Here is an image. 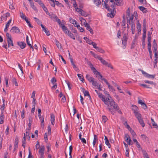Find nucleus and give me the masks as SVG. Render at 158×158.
Returning a JSON list of instances; mask_svg holds the SVG:
<instances>
[{"mask_svg": "<svg viewBox=\"0 0 158 158\" xmlns=\"http://www.w3.org/2000/svg\"><path fill=\"white\" fill-rule=\"evenodd\" d=\"M132 106L133 107L132 110L133 111L135 116H137L139 114H141L138 113V108L137 106L134 105H133Z\"/></svg>", "mask_w": 158, "mask_h": 158, "instance_id": "obj_11", "label": "nucleus"}, {"mask_svg": "<svg viewBox=\"0 0 158 158\" xmlns=\"http://www.w3.org/2000/svg\"><path fill=\"white\" fill-rule=\"evenodd\" d=\"M68 36H69L70 38L73 39V40H75V39L74 35L72 33L70 34V35H69Z\"/></svg>", "mask_w": 158, "mask_h": 158, "instance_id": "obj_57", "label": "nucleus"}, {"mask_svg": "<svg viewBox=\"0 0 158 158\" xmlns=\"http://www.w3.org/2000/svg\"><path fill=\"white\" fill-rule=\"evenodd\" d=\"M55 116L54 114H51V124L54 125L55 124Z\"/></svg>", "mask_w": 158, "mask_h": 158, "instance_id": "obj_17", "label": "nucleus"}, {"mask_svg": "<svg viewBox=\"0 0 158 158\" xmlns=\"http://www.w3.org/2000/svg\"><path fill=\"white\" fill-rule=\"evenodd\" d=\"M139 9L143 13H146L147 12L146 8L143 6H139L138 7Z\"/></svg>", "mask_w": 158, "mask_h": 158, "instance_id": "obj_21", "label": "nucleus"}, {"mask_svg": "<svg viewBox=\"0 0 158 158\" xmlns=\"http://www.w3.org/2000/svg\"><path fill=\"white\" fill-rule=\"evenodd\" d=\"M125 139L129 145H131L133 144V142L132 141L130 137L128 134L125 135Z\"/></svg>", "mask_w": 158, "mask_h": 158, "instance_id": "obj_3", "label": "nucleus"}, {"mask_svg": "<svg viewBox=\"0 0 158 158\" xmlns=\"http://www.w3.org/2000/svg\"><path fill=\"white\" fill-rule=\"evenodd\" d=\"M93 56L95 58H97L99 60H100V58H101L102 57L99 56L98 55L95 54V53H93Z\"/></svg>", "mask_w": 158, "mask_h": 158, "instance_id": "obj_44", "label": "nucleus"}, {"mask_svg": "<svg viewBox=\"0 0 158 158\" xmlns=\"http://www.w3.org/2000/svg\"><path fill=\"white\" fill-rule=\"evenodd\" d=\"M131 27L132 31V33L134 34L135 32V24L134 22H132Z\"/></svg>", "mask_w": 158, "mask_h": 158, "instance_id": "obj_20", "label": "nucleus"}, {"mask_svg": "<svg viewBox=\"0 0 158 158\" xmlns=\"http://www.w3.org/2000/svg\"><path fill=\"white\" fill-rule=\"evenodd\" d=\"M94 4L98 7L101 4V1L100 0H94Z\"/></svg>", "mask_w": 158, "mask_h": 158, "instance_id": "obj_31", "label": "nucleus"}, {"mask_svg": "<svg viewBox=\"0 0 158 158\" xmlns=\"http://www.w3.org/2000/svg\"><path fill=\"white\" fill-rule=\"evenodd\" d=\"M127 38L126 34H124L122 39V44L123 45V49H124L126 48V45L127 44Z\"/></svg>", "mask_w": 158, "mask_h": 158, "instance_id": "obj_8", "label": "nucleus"}, {"mask_svg": "<svg viewBox=\"0 0 158 158\" xmlns=\"http://www.w3.org/2000/svg\"><path fill=\"white\" fill-rule=\"evenodd\" d=\"M34 18L35 19V21L37 23L39 24L40 25H41V24H42L41 23V22L40 21V20L38 19L36 17H34Z\"/></svg>", "mask_w": 158, "mask_h": 158, "instance_id": "obj_46", "label": "nucleus"}, {"mask_svg": "<svg viewBox=\"0 0 158 158\" xmlns=\"http://www.w3.org/2000/svg\"><path fill=\"white\" fill-rule=\"evenodd\" d=\"M48 132L49 135H51V128L50 126L48 125Z\"/></svg>", "mask_w": 158, "mask_h": 158, "instance_id": "obj_60", "label": "nucleus"}, {"mask_svg": "<svg viewBox=\"0 0 158 158\" xmlns=\"http://www.w3.org/2000/svg\"><path fill=\"white\" fill-rule=\"evenodd\" d=\"M30 5L31 7L35 10H37V9L36 7L35 6L33 2H30Z\"/></svg>", "mask_w": 158, "mask_h": 158, "instance_id": "obj_45", "label": "nucleus"}, {"mask_svg": "<svg viewBox=\"0 0 158 158\" xmlns=\"http://www.w3.org/2000/svg\"><path fill=\"white\" fill-rule=\"evenodd\" d=\"M41 6V7L42 6H43L44 5V3H43V2H42V1L40 0H38L37 2Z\"/></svg>", "mask_w": 158, "mask_h": 158, "instance_id": "obj_62", "label": "nucleus"}, {"mask_svg": "<svg viewBox=\"0 0 158 158\" xmlns=\"http://www.w3.org/2000/svg\"><path fill=\"white\" fill-rule=\"evenodd\" d=\"M152 47L154 48L155 51L157 50V44L155 40H153Z\"/></svg>", "mask_w": 158, "mask_h": 158, "instance_id": "obj_28", "label": "nucleus"}, {"mask_svg": "<svg viewBox=\"0 0 158 158\" xmlns=\"http://www.w3.org/2000/svg\"><path fill=\"white\" fill-rule=\"evenodd\" d=\"M58 56H59V57H60L61 58V60L63 61L64 64H66V62L65 60H64V59L63 58V56L60 54L58 55Z\"/></svg>", "mask_w": 158, "mask_h": 158, "instance_id": "obj_59", "label": "nucleus"}, {"mask_svg": "<svg viewBox=\"0 0 158 158\" xmlns=\"http://www.w3.org/2000/svg\"><path fill=\"white\" fill-rule=\"evenodd\" d=\"M10 15V14L9 13H7L5 15H3L2 16V17L4 19H6L8 16H9Z\"/></svg>", "mask_w": 158, "mask_h": 158, "instance_id": "obj_34", "label": "nucleus"}, {"mask_svg": "<svg viewBox=\"0 0 158 158\" xmlns=\"http://www.w3.org/2000/svg\"><path fill=\"white\" fill-rule=\"evenodd\" d=\"M62 29L64 33L65 34L67 35L68 36L72 33L71 31L69 30L67 27L65 26H63L62 27Z\"/></svg>", "mask_w": 158, "mask_h": 158, "instance_id": "obj_10", "label": "nucleus"}, {"mask_svg": "<svg viewBox=\"0 0 158 158\" xmlns=\"http://www.w3.org/2000/svg\"><path fill=\"white\" fill-rule=\"evenodd\" d=\"M73 6L75 9L77 7V4L75 0H73Z\"/></svg>", "mask_w": 158, "mask_h": 158, "instance_id": "obj_54", "label": "nucleus"}, {"mask_svg": "<svg viewBox=\"0 0 158 158\" xmlns=\"http://www.w3.org/2000/svg\"><path fill=\"white\" fill-rule=\"evenodd\" d=\"M137 30L138 31L140 32L141 31V24L139 23V21L137 23Z\"/></svg>", "mask_w": 158, "mask_h": 158, "instance_id": "obj_25", "label": "nucleus"}, {"mask_svg": "<svg viewBox=\"0 0 158 158\" xmlns=\"http://www.w3.org/2000/svg\"><path fill=\"white\" fill-rule=\"evenodd\" d=\"M8 47L9 48L10 46H14V44L13 43V41L12 39H10L7 40Z\"/></svg>", "mask_w": 158, "mask_h": 158, "instance_id": "obj_23", "label": "nucleus"}, {"mask_svg": "<svg viewBox=\"0 0 158 158\" xmlns=\"http://www.w3.org/2000/svg\"><path fill=\"white\" fill-rule=\"evenodd\" d=\"M51 81L53 84H56L55 83L56 81V79L54 77H53Z\"/></svg>", "mask_w": 158, "mask_h": 158, "instance_id": "obj_51", "label": "nucleus"}, {"mask_svg": "<svg viewBox=\"0 0 158 158\" xmlns=\"http://www.w3.org/2000/svg\"><path fill=\"white\" fill-rule=\"evenodd\" d=\"M116 2V5L118 6H121V0H115Z\"/></svg>", "mask_w": 158, "mask_h": 158, "instance_id": "obj_36", "label": "nucleus"}, {"mask_svg": "<svg viewBox=\"0 0 158 158\" xmlns=\"http://www.w3.org/2000/svg\"><path fill=\"white\" fill-rule=\"evenodd\" d=\"M105 104L107 105V109L113 115L115 113V111L119 109L118 106L114 100L112 99H110L109 98H108L107 100V104Z\"/></svg>", "mask_w": 158, "mask_h": 158, "instance_id": "obj_1", "label": "nucleus"}, {"mask_svg": "<svg viewBox=\"0 0 158 158\" xmlns=\"http://www.w3.org/2000/svg\"><path fill=\"white\" fill-rule=\"evenodd\" d=\"M96 77L98 78V79L99 78L101 79V80H103V78L102 77V76L100 74V73H99V74H98V75L96 76Z\"/></svg>", "mask_w": 158, "mask_h": 158, "instance_id": "obj_55", "label": "nucleus"}, {"mask_svg": "<svg viewBox=\"0 0 158 158\" xmlns=\"http://www.w3.org/2000/svg\"><path fill=\"white\" fill-rule=\"evenodd\" d=\"M26 134L27 136V139L28 140H30V135L29 132H28L27 131L26 132Z\"/></svg>", "mask_w": 158, "mask_h": 158, "instance_id": "obj_47", "label": "nucleus"}, {"mask_svg": "<svg viewBox=\"0 0 158 158\" xmlns=\"http://www.w3.org/2000/svg\"><path fill=\"white\" fill-rule=\"evenodd\" d=\"M25 111L24 109H23V111L21 112V116L22 119H23L24 117V114H25Z\"/></svg>", "mask_w": 158, "mask_h": 158, "instance_id": "obj_52", "label": "nucleus"}, {"mask_svg": "<svg viewBox=\"0 0 158 158\" xmlns=\"http://www.w3.org/2000/svg\"><path fill=\"white\" fill-rule=\"evenodd\" d=\"M11 22V19H10L6 24L5 27H9L10 25Z\"/></svg>", "mask_w": 158, "mask_h": 158, "instance_id": "obj_53", "label": "nucleus"}, {"mask_svg": "<svg viewBox=\"0 0 158 158\" xmlns=\"http://www.w3.org/2000/svg\"><path fill=\"white\" fill-rule=\"evenodd\" d=\"M98 95L99 97L104 102V104H107V100L108 98H105V96L103 95L102 94L100 93H99L98 94Z\"/></svg>", "mask_w": 158, "mask_h": 158, "instance_id": "obj_9", "label": "nucleus"}, {"mask_svg": "<svg viewBox=\"0 0 158 158\" xmlns=\"http://www.w3.org/2000/svg\"><path fill=\"white\" fill-rule=\"evenodd\" d=\"M129 131H130L133 137H135L136 135L134 131L133 130H132V129H131V130H129Z\"/></svg>", "mask_w": 158, "mask_h": 158, "instance_id": "obj_42", "label": "nucleus"}, {"mask_svg": "<svg viewBox=\"0 0 158 158\" xmlns=\"http://www.w3.org/2000/svg\"><path fill=\"white\" fill-rule=\"evenodd\" d=\"M100 61L101 62L103 65L106 66V65L107 64L108 62L105 60H104L102 57L100 58Z\"/></svg>", "mask_w": 158, "mask_h": 158, "instance_id": "obj_30", "label": "nucleus"}, {"mask_svg": "<svg viewBox=\"0 0 158 158\" xmlns=\"http://www.w3.org/2000/svg\"><path fill=\"white\" fill-rule=\"evenodd\" d=\"M102 121L104 123H105L107 120V117L105 116H102Z\"/></svg>", "mask_w": 158, "mask_h": 158, "instance_id": "obj_41", "label": "nucleus"}, {"mask_svg": "<svg viewBox=\"0 0 158 158\" xmlns=\"http://www.w3.org/2000/svg\"><path fill=\"white\" fill-rule=\"evenodd\" d=\"M20 16L21 18L24 19H25V18H26L27 17L24 15L23 13L22 12L20 11Z\"/></svg>", "mask_w": 158, "mask_h": 158, "instance_id": "obj_39", "label": "nucleus"}, {"mask_svg": "<svg viewBox=\"0 0 158 158\" xmlns=\"http://www.w3.org/2000/svg\"><path fill=\"white\" fill-rule=\"evenodd\" d=\"M91 69L93 71L94 73L96 76L98 75V74H99V72H98L94 67H92L91 68Z\"/></svg>", "mask_w": 158, "mask_h": 158, "instance_id": "obj_24", "label": "nucleus"}, {"mask_svg": "<svg viewBox=\"0 0 158 158\" xmlns=\"http://www.w3.org/2000/svg\"><path fill=\"white\" fill-rule=\"evenodd\" d=\"M56 44L58 48H61V46L60 45V43L59 42V41L56 40H55Z\"/></svg>", "mask_w": 158, "mask_h": 158, "instance_id": "obj_37", "label": "nucleus"}, {"mask_svg": "<svg viewBox=\"0 0 158 158\" xmlns=\"http://www.w3.org/2000/svg\"><path fill=\"white\" fill-rule=\"evenodd\" d=\"M26 42L27 43V44L29 46V47L32 48V50L33 51L34 50V48L31 45V44L30 43L29 41V39L28 38V35H27L26 36Z\"/></svg>", "mask_w": 158, "mask_h": 158, "instance_id": "obj_19", "label": "nucleus"}, {"mask_svg": "<svg viewBox=\"0 0 158 158\" xmlns=\"http://www.w3.org/2000/svg\"><path fill=\"white\" fill-rule=\"evenodd\" d=\"M82 91L83 92L85 96H88L89 97V99H91V98L89 94V93L87 90H85L84 88H83Z\"/></svg>", "mask_w": 158, "mask_h": 158, "instance_id": "obj_18", "label": "nucleus"}, {"mask_svg": "<svg viewBox=\"0 0 158 158\" xmlns=\"http://www.w3.org/2000/svg\"><path fill=\"white\" fill-rule=\"evenodd\" d=\"M144 82L146 83H148L151 85H155V84L152 81H149L148 80H145Z\"/></svg>", "mask_w": 158, "mask_h": 158, "instance_id": "obj_43", "label": "nucleus"}, {"mask_svg": "<svg viewBox=\"0 0 158 158\" xmlns=\"http://www.w3.org/2000/svg\"><path fill=\"white\" fill-rule=\"evenodd\" d=\"M102 4L103 5V6L105 7V8L107 9L108 11L110 12V13H108L107 14V16L108 17L110 16L111 18H113L115 15L116 12L115 11V2H112V3L110 5L111 7L113 8L112 10L110 8V6L108 4L106 3L104 1L102 0Z\"/></svg>", "mask_w": 158, "mask_h": 158, "instance_id": "obj_2", "label": "nucleus"}, {"mask_svg": "<svg viewBox=\"0 0 158 158\" xmlns=\"http://www.w3.org/2000/svg\"><path fill=\"white\" fill-rule=\"evenodd\" d=\"M55 4L59 6L64 7V6L61 3L59 2L58 1H56L55 2Z\"/></svg>", "mask_w": 158, "mask_h": 158, "instance_id": "obj_49", "label": "nucleus"}, {"mask_svg": "<svg viewBox=\"0 0 158 158\" xmlns=\"http://www.w3.org/2000/svg\"><path fill=\"white\" fill-rule=\"evenodd\" d=\"M45 148L44 146L40 148L39 151V153L40 156H44Z\"/></svg>", "mask_w": 158, "mask_h": 158, "instance_id": "obj_15", "label": "nucleus"}, {"mask_svg": "<svg viewBox=\"0 0 158 158\" xmlns=\"http://www.w3.org/2000/svg\"><path fill=\"white\" fill-rule=\"evenodd\" d=\"M86 63L87 64L90 66V68H91L92 67H94L91 62L89 61V60H87V62Z\"/></svg>", "mask_w": 158, "mask_h": 158, "instance_id": "obj_58", "label": "nucleus"}, {"mask_svg": "<svg viewBox=\"0 0 158 158\" xmlns=\"http://www.w3.org/2000/svg\"><path fill=\"white\" fill-rule=\"evenodd\" d=\"M98 140V138L97 136L95 135H94V138L93 141V146L94 147L96 143V141Z\"/></svg>", "mask_w": 158, "mask_h": 158, "instance_id": "obj_26", "label": "nucleus"}, {"mask_svg": "<svg viewBox=\"0 0 158 158\" xmlns=\"http://www.w3.org/2000/svg\"><path fill=\"white\" fill-rule=\"evenodd\" d=\"M139 85L143 86L144 88H149V89H151L152 88L150 87L149 86V85H148L146 84H139Z\"/></svg>", "mask_w": 158, "mask_h": 158, "instance_id": "obj_35", "label": "nucleus"}, {"mask_svg": "<svg viewBox=\"0 0 158 158\" xmlns=\"http://www.w3.org/2000/svg\"><path fill=\"white\" fill-rule=\"evenodd\" d=\"M4 118V115L2 113L0 116V124H2L3 123Z\"/></svg>", "mask_w": 158, "mask_h": 158, "instance_id": "obj_27", "label": "nucleus"}, {"mask_svg": "<svg viewBox=\"0 0 158 158\" xmlns=\"http://www.w3.org/2000/svg\"><path fill=\"white\" fill-rule=\"evenodd\" d=\"M139 70L141 71L142 74L145 77L147 78L153 79L155 77L154 75L149 74L143 70H141V69H139Z\"/></svg>", "mask_w": 158, "mask_h": 158, "instance_id": "obj_6", "label": "nucleus"}, {"mask_svg": "<svg viewBox=\"0 0 158 158\" xmlns=\"http://www.w3.org/2000/svg\"><path fill=\"white\" fill-rule=\"evenodd\" d=\"M85 26L86 27V29L88 31H89L90 33L91 34H94V31L93 30L91 27L89 26V25L88 23L86 24Z\"/></svg>", "mask_w": 158, "mask_h": 158, "instance_id": "obj_14", "label": "nucleus"}, {"mask_svg": "<svg viewBox=\"0 0 158 158\" xmlns=\"http://www.w3.org/2000/svg\"><path fill=\"white\" fill-rule=\"evenodd\" d=\"M12 81L13 84H15V85L16 86H18V84L16 81V78H15V77L12 78Z\"/></svg>", "mask_w": 158, "mask_h": 158, "instance_id": "obj_32", "label": "nucleus"}, {"mask_svg": "<svg viewBox=\"0 0 158 158\" xmlns=\"http://www.w3.org/2000/svg\"><path fill=\"white\" fill-rule=\"evenodd\" d=\"M80 14H81L82 16L85 17L87 16L88 15L85 12L82 10L81 11Z\"/></svg>", "mask_w": 158, "mask_h": 158, "instance_id": "obj_38", "label": "nucleus"}, {"mask_svg": "<svg viewBox=\"0 0 158 158\" xmlns=\"http://www.w3.org/2000/svg\"><path fill=\"white\" fill-rule=\"evenodd\" d=\"M77 76L79 79L82 82H85L84 79L83 78V76L80 74H78Z\"/></svg>", "mask_w": 158, "mask_h": 158, "instance_id": "obj_29", "label": "nucleus"}, {"mask_svg": "<svg viewBox=\"0 0 158 158\" xmlns=\"http://www.w3.org/2000/svg\"><path fill=\"white\" fill-rule=\"evenodd\" d=\"M142 151L144 158H149L148 153L145 150H143Z\"/></svg>", "mask_w": 158, "mask_h": 158, "instance_id": "obj_22", "label": "nucleus"}, {"mask_svg": "<svg viewBox=\"0 0 158 158\" xmlns=\"http://www.w3.org/2000/svg\"><path fill=\"white\" fill-rule=\"evenodd\" d=\"M69 20L70 22L71 23L73 24L74 25V22H75L76 21L75 20L73 19L72 18H70L69 19Z\"/></svg>", "mask_w": 158, "mask_h": 158, "instance_id": "obj_48", "label": "nucleus"}, {"mask_svg": "<svg viewBox=\"0 0 158 158\" xmlns=\"http://www.w3.org/2000/svg\"><path fill=\"white\" fill-rule=\"evenodd\" d=\"M28 119H29V122L32 123V121L33 120V118L31 115H29Z\"/></svg>", "mask_w": 158, "mask_h": 158, "instance_id": "obj_64", "label": "nucleus"}, {"mask_svg": "<svg viewBox=\"0 0 158 158\" xmlns=\"http://www.w3.org/2000/svg\"><path fill=\"white\" fill-rule=\"evenodd\" d=\"M17 44L22 49L24 48L26 46L25 43L23 42H17Z\"/></svg>", "mask_w": 158, "mask_h": 158, "instance_id": "obj_13", "label": "nucleus"}, {"mask_svg": "<svg viewBox=\"0 0 158 158\" xmlns=\"http://www.w3.org/2000/svg\"><path fill=\"white\" fill-rule=\"evenodd\" d=\"M92 85L95 87L98 86L99 84H98L97 81H95V79L92 82Z\"/></svg>", "mask_w": 158, "mask_h": 158, "instance_id": "obj_40", "label": "nucleus"}, {"mask_svg": "<svg viewBox=\"0 0 158 158\" xmlns=\"http://www.w3.org/2000/svg\"><path fill=\"white\" fill-rule=\"evenodd\" d=\"M96 50L98 52H100V53H103L105 52V51L102 49V48L98 47Z\"/></svg>", "mask_w": 158, "mask_h": 158, "instance_id": "obj_33", "label": "nucleus"}, {"mask_svg": "<svg viewBox=\"0 0 158 158\" xmlns=\"http://www.w3.org/2000/svg\"><path fill=\"white\" fill-rule=\"evenodd\" d=\"M6 37L8 39H11V36L10 35L8 32L6 33Z\"/></svg>", "mask_w": 158, "mask_h": 158, "instance_id": "obj_63", "label": "nucleus"}, {"mask_svg": "<svg viewBox=\"0 0 158 158\" xmlns=\"http://www.w3.org/2000/svg\"><path fill=\"white\" fill-rule=\"evenodd\" d=\"M44 139L45 140V142H47V141L48 140V133H45L44 134Z\"/></svg>", "mask_w": 158, "mask_h": 158, "instance_id": "obj_56", "label": "nucleus"}, {"mask_svg": "<svg viewBox=\"0 0 158 158\" xmlns=\"http://www.w3.org/2000/svg\"><path fill=\"white\" fill-rule=\"evenodd\" d=\"M105 143L106 145L109 148H110L111 147V145L109 141V140H106L105 141Z\"/></svg>", "mask_w": 158, "mask_h": 158, "instance_id": "obj_50", "label": "nucleus"}, {"mask_svg": "<svg viewBox=\"0 0 158 158\" xmlns=\"http://www.w3.org/2000/svg\"><path fill=\"white\" fill-rule=\"evenodd\" d=\"M10 31L13 34L20 33L21 32L19 29L15 26L11 28Z\"/></svg>", "mask_w": 158, "mask_h": 158, "instance_id": "obj_7", "label": "nucleus"}, {"mask_svg": "<svg viewBox=\"0 0 158 158\" xmlns=\"http://www.w3.org/2000/svg\"><path fill=\"white\" fill-rule=\"evenodd\" d=\"M91 45H92L93 48L96 49L98 47H97V44L94 42H93Z\"/></svg>", "mask_w": 158, "mask_h": 158, "instance_id": "obj_61", "label": "nucleus"}, {"mask_svg": "<svg viewBox=\"0 0 158 158\" xmlns=\"http://www.w3.org/2000/svg\"><path fill=\"white\" fill-rule=\"evenodd\" d=\"M56 21L58 23L60 27L62 28V27L63 26H65L63 24H62L61 22L60 19H58L57 16H55V19Z\"/></svg>", "mask_w": 158, "mask_h": 158, "instance_id": "obj_16", "label": "nucleus"}, {"mask_svg": "<svg viewBox=\"0 0 158 158\" xmlns=\"http://www.w3.org/2000/svg\"><path fill=\"white\" fill-rule=\"evenodd\" d=\"M137 118L139 123L143 127H144L145 126V123L144 122L142 118L141 115V114H139L137 116H136Z\"/></svg>", "mask_w": 158, "mask_h": 158, "instance_id": "obj_4", "label": "nucleus"}, {"mask_svg": "<svg viewBox=\"0 0 158 158\" xmlns=\"http://www.w3.org/2000/svg\"><path fill=\"white\" fill-rule=\"evenodd\" d=\"M41 26L42 28L43 31L45 32L46 34V35L48 36L50 35V33L49 31L48 30V29L46 28L42 24H41Z\"/></svg>", "mask_w": 158, "mask_h": 158, "instance_id": "obj_12", "label": "nucleus"}, {"mask_svg": "<svg viewBox=\"0 0 158 158\" xmlns=\"http://www.w3.org/2000/svg\"><path fill=\"white\" fill-rule=\"evenodd\" d=\"M143 39L144 40L145 39V38L146 37V23L145 22V19H144L143 20Z\"/></svg>", "mask_w": 158, "mask_h": 158, "instance_id": "obj_5", "label": "nucleus"}]
</instances>
